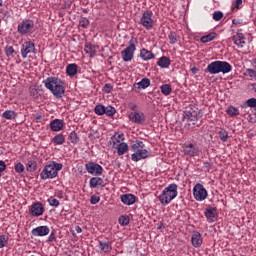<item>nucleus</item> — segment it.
Listing matches in <instances>:
<instances>
[{
    "instance_id": "f257e3e1",
    "label": "nucleus",
    "mask_w": 256,
    "mask_h": 256,
    "mask_svg": "<svg viewBox=\"0 0 256 256\" xmlns=\"http://www.w3.org/2000/svg\"><path fill=\"white\" fill-rule=\"evenodd\" d=\"M43 85L56 97V99H61L65 95V82L58 77L50 76L43 80Z\"/></svg>"
},
{
    "instance_id": "f03ea898",
    "label": "nucleus",
    "mask_w": 256,
    "mask_h": 256,
    "mask_svg": "<svg viewBox=\"0 0 256 256\" xmlns=\"http://www.w3.org/2000/svg\"><path fill=\"white\" fill-rule=\"evenodd\" d=\"M130 149L133 152L131 159L134 163H139V161H143V159H149V157H151V152L145 149V143L141 140L134 141L130 145Z\"/></svg>"
},
{
    "instance_id": "7ed1b4c3",
    "label": "nucleus",
    "mask_w": 256,
    "mask_h": 256,
    "mask_svg": "<svg viewBox=\"0 0 256 256\" xmlns=\"http://www.w3.org/2000/svg\"><path fill=\"white\" fill-rule=\"evenodd\" d=\"M63 169V164L55 161L48 162L40 173V179L47 181V179H55L59 176V171Z\"/></svg>"
},
{
    "instance_id": "20e7f679",
    "label": "nucleus",
    "mask_w": 256,
    "mask_h": 256,
    "mask_svg": "<svg viewBox=\"0 0 256 256\" xmlns=\"http://www.w3.org/2000/svg\"><path fill=\"white\" fill-rule=\"evenodd\" d=\"M177 189H178V186L175 183L168 185V187H166L162 191L161 195L158 196L160 203L162 205H169V203H171L173 199H175V197L179 195V192L177 191Z\"/></svg>"
},
{
    "instance_id": "39448f33",
    "label": "nucleus",
    "mask_w": 256,
    "mask_h": 256,
    "mask_svg": "<svg viewBox=\"0 0 256 256\" xmlns=\"http://www.w3.org/2000/svg\"><path fill=\"white\" fill-rule=\"evenodd\" d=\"M137 38H132L129 41V45L121 51V57L125 63H129V61H133V57H135V51H137Z\"/></svg>"
},
{
    "instance_id": "423d86ee",
    "label": "nucleus",
    "mask_w": 256,
    "mask_h": 256,
    "mask_svg": "<svg viewBox=\"0 0 256 256\" xmlns=\"http://www.w3.org/2000/svg\"><path fill=\"white\" fill-rule=\"evenodd\" d=\"M140 25L147 31L153 29V25H155V22L153 21V11L146 10L143 12L142 17L140 18Z\"/></svg>"
},
{
    "instance_id": "0eeeda50",
    "label": "nucleus",
    "mask_w": 256,
    "mask_h": 256,
    "mask_svg": "<svg viewBox=\"0 0 256 256\" xmlns=\"http://www.w3.org/2000/svg\"><path fill=\"white\" fill-rule=\"evenodd\" d=\"M34 28L35 22H33L31 19H25L18 24L17 32L19 35H27L28 33H31Z\"/></svg>"
},
{
    "instance_id": "6e6552de",
    "label": "nucleus",
    "mask_w": 256,
    "mask_h": 256,
    "mask_svg": "<svg viewBox=\"0 0 256 256\" xmlns=\"http://www.w3.org/2000/svg\"><path fill=\"white\" fill-rule=\"evenodd\" d=\"M85 170L89 175H94V177H101L103 175V166L97 164V162L90 161L86 163Z\"/></svg>"
},
{
    "instance_id": "1a4fd4ad",
    "label": "nucleus",
    "mask_w": 256,
    "mask_h": 256,
    "mask_svg": "<svg viewBox=\"0 0 256 256\" xmlns=\"http://www.w3.org/2000/svg\"><path fill=\"white\" fill-rule=\"evenodd\" d=\"M182 149L184 155L187 157H199V154L201 153L199 146L193 143H184Z\"/></svg>"
},
{
    "instance_id": "9d476101",
    "label": "nucleus",
    "mask_w": 256,
    "mask_h": 256,
    "mask_svg": "<svg viewBox=\"0 0 256 256\" xmlns=\"http://www.w3.org/2000/svg\"><path fill=\"white\" fill-rule=\"evenodd\" d=\"M193 196L196 201H205L208 197L207 189H205L203 184L197 183L193 187Z\"/></svg>"
},
{
    "instance_id": "9b49d317",
    "label": "nucleus",
    "mask_w": 256,
    "mask_h": 256,
    "mask_svg": "<svg viewBox=\"0 0 256 256\" xmlns=\"http://www.w3.org/2000/svg\"><path fill=\"white\" fill-rule=\"evenodd\" d=\"M201 117H203V114L201 113V110L197 109L187 111L184 119L192 123V125H195L199 121V119H201Z\"/></svg>"
},
{
    "instance_id": "f8f14e48",
    "label": "nucleus",
    "mask_w": 256,
    "mask_h": 256,
    "mask_svg": "<svg viewBox=\"0 0 256 256\" xmlns=\"http://www.w3.org/2000/svg\"><path fill=\"white\" fill-rule=\"evenodd\" d=\"M20 53L22 59H27V55H29V53H35V43L31 41H25L21 45Z\"/></svg>"
},
{
    "instance_id": "ddd939ff",
    "label": "nucleus",
    "mask_w": 256,
    "mask_h": 256,
    "mask_svg": "<svg viewBox=\"0 0 256 256\" xmlns=\"http://www.w3.org/2000/svg\"><path fill=\"white\" fill-rule=\"evenodd\" d=\"M128 119L129 121H131V123H135L136 125H143V123H145V113L138 111V112H131L128 115Z\"/></svg>"
},
{
    "instance_id": "4468645a",
    "label": "nucleus",
    "mask_w": 256,
    "mask_h": 256,
    "mask_svg": "<svg viewBox=\"0 0 256 256\" xmlns=\"http://www.w3.org/2000/svg\"><path fill=\"white\" fill-rule=\"evenodd\" d=\"M29 211L32 217H41L45 213V207H43V203L41 202H34L30 206Z\"/></svg>"
},
{
    "instance_id": "2eb2a0df",
    "label": "nucleus",
    "mask_w": 256,
    "mask_h": 256,
    "mask_svg": "<svg viewBox=\"0 0 256 256\" xmlns=\"http://www.w3.org/2000/svg\"><path fill=\"white\" fill-rule=\"evenodd\" d=\"M49 233H51V229H49L48 226H38L31 231L33 237H47Z\"/></svg>"
},
{
    "instance_id": "dca6fc26",
    "label": "nucleus",
    "mask_w": 256,
    "mask_h": 256,
    "mask_svg": "<svg viewBox=\"0 0 256 256\" xmlns=\"http://www.w3.org/2000/svg\"><path fill=\"white\" fill-rule=\"evenodd\" d=\"M232 71L233 66L229 64V62L218 60V74L222 73L223 75H227V73H231Z\"/></svg>"
},
{
    "instance_id": "f3484780",
    "label": "nucleus",
    "mask_w": 256,
    "mask_h": 256,
    "mask_svg": "<svg viewBox=\"0 0 256 256\" xmlns=\"http://www.w3.org/2000/svg\"><path fill=\"white\" fill-rule=\"evenodd\" d=\"M232 41L234 45H237L240 49H243V47H245V35L241 33V30H238L236 35L232 37Z\"/></svg>"
},
{
    "instance_id": "a211bd4d",
    "label": "nucleus",
    "mask_w": 256,
    "mask_h": 256,
    "mask_svg": "<svg viewBox=\"0 0 256 256\" xmlns=\"http://www.w3.org/2000/svg\"><path fill=\"white\" fill-rule=\"evenodd\" d=\"M204 73H209V75H219L218 60L209 63L207 67L204 69Z\"/></svg>"
},
{
    "instance_id": "6ab92c4d",
    "label": "nucleus",
    "mask_w": 256,
    "mask_h": 256,
    "mask_svg": "<svg viewBox=\"0 0 256 256\" xmlns=\"http://www.w3.org/2000/svg\"><path fill=\"white\" fill-rule=\"evenodd\" d=\"M191 244L195 249H199L203 245V236L199 232H194L191 237Z\"/></svg>"
},
{
    "instance_id": "aec40b11",
    "label": "nucleus",
    "mask_w": 256,
    "mask_h": 256,
    "mask_svg": "<svg viewBox=\"0 0 256 256\" xmlns=\"http://www.w3.org/2000/svg\"><path fill=\"white\" fill-rule=\"evenodd\" d=\"M63 127H65V122L61 119H54L50 122V129L54 132L63 131Z\"/></svg>"
},
{
    "instance_id": "412c9836",
    "label": "nucleus",
    "mask_w": 256,
    "mask_h": 256,
    "mask_svg": "<svg viewBox=\"0 0 256 256\" xmlns=\"http://www.w3.org/2000/svg\"><path fill=\"white\" fill-rule=\"evenodd\" d=\"M90 189H97V187H105V181L103 178L96 176L92 177L89 181Z\"/></svg>"
},
{
    "instance_id": "4be33fe9",
    "label": "nucleus",
    "mask_w": 256,
    "mask_h": 256,
    "mask_svg": "<svg viewBox=\"0 0 256 256\" xmlns=\"http://www.w3.org/2000/svg\"><path fill=\"white\" fill-rule=\"evenodd\" d=\"M120 201L123 203V205H134V203L137 201V197L133 194H122L120 196Z\"/></svg>"
},
{
    "instance_id": "5701e85b",
    "label": "nucleus",
    "mask_w": 256,
    "mask_h": 256,
    "mask_svg": "<svg viewBox=\"0 0 256 256\" xmlns=\"http://www.w3.org/2000/svg\"><path fill=\"white\" fill-rule=\"evenodd\" d=\"M98 249L100 250V253H111L113 246L109 241H99Z\"/></svg>"
},
{
    "instance_id": "b1692460",
    "label": "nucleus",
    "mask_w": 256,
    "mask_h": 256,
    "mask_svg": "<svg viewBox=\"0 0 256 256\" xmlns=\"http://www.w3.org/2000/svg\"><path fill=\"white\" fill-rule=\"evenodd\" d=\"M204 215H205L207 221H209V223H211V221H213V219H216V217H217V208H213V207L206 208Z\"/></svg>"
},
{
    "instance_id": "393cba45",
    "label": "nucleus",
    "mask_w": 256,
    "mask_h": 256,
    "mask_svg": "<svg viewBox=\"0 0 256 256\" xmlns=\"http://www.w3.org/2000/svg\"><path fill=\"white\" fill-rule=\"evenodd\" d=\"M125 141V134H115L111 137L110 143H112V147H116L117 145H121Z\"/></svg>"
},
{
    "instance_id": "a878e982",
    "label": "nucleus",
    "mask_w": 256,
    "mask_h": 256,
    "mask_svg": "<svg viewBox=\"0 0 256 256\" xmlns=\"http://www.w3.org/2000/svg\"><path fill=\"white\" fill-rule=\"evenodd\" d=\"M112 148L116 149L117 155H119V157H121L122 155H125V153H127V151H129V145L125 142H122L121 144H118Z\"/></svg>"
},
{
    "instance_id": "bb28decb",
    "label": "nucleus",
    "mask_w": 256,
    "mask_h": 256,
    "mask_svg": "<svg viewBox=\"0 0 256 256\" xmlns=\"http://www.w3.org/2000/svg\"><path fill=\"white\" fill-rule=\"evenodd\" d=\"M157 65L161 67V69H169V67H171V59L167 56H162L159 58Z\"/></svg>"
},
{
    "instance_id": "cd10ccee",
    "label": "nucleus",
    "mask_w": 256,
    "mask_h": 256,
    "mask_svg": "<svg viewBox=\"0 0 256 256\" xmlns=\"http://www.w3.org/2000/svg\"><path fill=\"white\" fill-rule=\"evenodd\" d=\"M140 57L143 61H151V59H155V54H153V52L143 48L140 50Z\"/></svg>"
},
{
    "instance_id": "c85d7f7f",
    "label": "nucleus",
    "mask_w": 256,
    "mask_h": 256,
    "mask_svg": "<svg viewBox=\"0 0 256 256\" xmlns=\"http://www.w3.org/2000/svg\"><path fill=\"white\" fill-rule=\"evenodd\" d=\"M78 66L75 63L66 66V73L68 77H75L77 75Z\"/></svg>"
},
{
    "instance_id": "c756f323",
    "label": "nucleus",
    "mask_w": 256,
    "mask_h": 256,
    "mask_svg": "<svg viewBox=\"0 0 256 256\" xmlns=\"http://www.w3.org/2000/svg\"><path fill=\"white\" fill-rule=\"evenodd\" d=\"M151 85V80L149 78H143L140 82L134 84L136 89H147Z\"/></svg>"
},
{
    "instance_id": "7c9ffc66",
    "label": "nucleus",
    "mask_w": 256,
    "mask_h": 256,
    "mask_svg": "<svg viewBox=\"0 0 256 256\" xmlns=\"http://www.w3.org/2000/svg\"><path fill=\"white\" fill-rule=\"evenodd\" d=\"M216 38H217V33L211 32L205 36H202L200 38V42L201 43H211V41H215Z\"/></svg>"
},
{
    "instance_id": "2f4dec72",
    "label": "nucleus",
    "mask_w": 256,
    "mask_h": 256,
    "mask_svg": "<svg viewBox=\"0 0 256 256\" xmlns=\"http://www.w3.org/2000/svg\"><path fill=\"white\" fill-rule=\"evenodd\" d=\"M52 143H54V145H63L65 143V135L62 133L55 135L52 138Z\"/></svg>"
},
{
    "instance_id": "473e14b6",
    "label": "nucleus",
    "mask_w": 256,
    "mask_h": 256,
    "mask_svg": "<svg viewBox=\"0 0 256 256\" xmlns=\"http://www.w3.org/2000/svg\"><path fill=\"white\" fill-rule=\"evenodd\" d=\"M85 53L93 57L97 53V47L93 44H86L84 48Z\"/></svg>"
},
{
    "instance_id": "72a5a7b5",
    "label": "nucleus",
    "mask_w": 256,
    "mask_h": 256,
    "mask_svg": "<svg viewBox=\"0 0 256 256\" xmlns=\"http://www.w3.org/2000/svg\"><path fill=\"white\" fill-rule=\"evenodd\" d=\"M160 91L162 95H165L167 97L168 95H171V91H173V88L171 87V84H163L160 86Z\"/></svg>"
},
{
    "instance_id": "f704fd0d",
    "label": "nucleus",
    "mask_w": 256,
    "mask_h": 256,
    "mask_svg": "<svg viewBox=\"0 0 256 256\" xmlns=\"http://www.w3.org/2000/svg\"><path fill=\"white\" fill-rule=\"evenodd\" d=\"M26 170L29 173H33L34 171H37V162L35 160H28L26 164Z\"/></svg>"
},
{
    "instance_id": "c9c22d12",
    "label": "nucleus",
    "mask_w": 256,
    "mask_h": 256,
    "mask_svg": "<svg viewBox=\"0 0 256 256\" xmlns=\"http://www.w3.org/2000/svg\"><path fill=\"white\" fill-rule=\"evenodd\" d=\"M226 113L229 115V117H237V115H239V108L235 106H229L226 110Z\"/></svg>"
},
{
    "instance_id": "e433bc0d",
    "label": "nucleus",
    "mask_w": 256,
    "mask_h": 256,
    "mask_svg": "<svg viewBox=\"0 0 256 256\" xmlns=\"http://www.w3.org/2000/svg\"><path fill=\"white\" fill-rule=\"evenodd\" d=\"M2 116L4 119L11 120L17 117V113H15V111L13 110H6L3 112Z\"/></svg>"
},
{
    "instance_id": "4c0bfd02",
    "label": "nucleus",
    "mask_w": 256,
    "mask_h": 256,
    "mask_svg": "<svg viewBox=\"0 0 256 256\" xmlns=\"http://www.w3.org/2000/svg\"><path fill=\"white\" fill-rule=\"evenodd\" d=\"M68 139L73 145H77V143H79V135H77L75 131L70 132Z\"/></svg>"
},
{
    "instance_id": "58836bf2",
    "label": "nucleus",
    "mask_w": 256,
    "mask_h": 256,
    "mask_svg": "<svg viewBox=\"0 0 256 256\" xmlns=\"http://www.w3.org/2000/svg\"><path fill=\"white\" fill-rule=\"evenodd\" d=\"M218 137L223 143L227 142V139H229V132L225 129H221L218 133Z\"/></svg>"
},
{
    "instance_id": "ea45409f",
    "label": "nucleus",
    "mask_w": 256,
    "mask_h": 256,
    "mask_svg": "<svg viewBox=\"0 0 256 256\" xmlns=\"http://www.w3.org/2000/svg\"><path fill=\"white\" fill-rule=\"evenodd\" d=\"M115 113H117V110L115 109V107L111 105L105 107L104 115H107V117H113Z\"/></svg>"
},
{
    "instance_id": "a19ab883",
    "label": "nucleus",
    "mask_w": 256,
    "mask_h": 256,
    "mask_svg": "<svg viewBox=\"0 0 256 256\" xmlns=\"http://www.w3.org/2000/svg\"><path fill=\"white\" fill-rule=\"evenodd\" d=\"M118 221L122 227H127V225L130 223V218L127 215H122L119 217Z\"/></svg>"
},
{
    "instance_id": "79ce46f5",
    "label": "nucleus",
    "mask_w": 256,
    "mask_h": 256,
    "mask_svg": "<svg viewBox=\"0 0 256 256\" xmlns=\"http://www.w3.org/2000/svg\"><path fill=\"white\" fill-rule=\"evenodd\" d=\"M4 53L6 57H13L15 55V48L13 46H5Z\"/></svg>"
},
{
    "instance_id": "37998d69",
    "label": "nucleus",
    "mask_w": 256,
    "mask_h": 256,
    "mask_svg": "<svg viewBox=\"0 0 256 256\" xmlns=\"http://www.w3.org/2000/svg\"><path fill=\"white\" fill-rule=\"evenodd\" d=\"M14 169H15L16 173H19V174L25 172V166L21 162H16L14 164Z\"/></svg>"
},
{
    "instance_id": "c03bdc74",
    "label": "nucleus",
    "mask_w": 256,
    "mask_h": 256,
    "mask_svg": "<svg viewBox=\"0 0 256 256\" xmlns=\"http://www.w3.org/2000/svg\"><path fill=\"white\" fill-rule=\"evenodd\" d=\"M29 93H30V96L33 97V99H38L39 90L35 86L29 87Z\"/></svg>"
},
{
    "instance_id": "a18cd8bd",
    "label": "nucleus",
    "mask_w": 256,
    "mask_h": 256,
    "mask_svg": "<svg viewBox=\"0 0 256 256\" xmlns=\"http://www.w3.org/2000/svg\"><path fill=\"white\" fill-rule=\"evenodd\" d=\"M7 243H9V237L7 235H0V249L7 247Z\"/></svg>"
},
{
    "instance_id": "49530a36",
    "label": "nucleus",
    "mask_w": 256,
    "mask_h": 256,
    "mask_svg": "<svg viewBox=\"0 0 256 256\" xmlns=\"http://www.w3.org/2000/svg\"><path fill=\"white\" fill-rule=\"evenodd\" d=\"M94 113H96V115H105V106L101 104L96 105L94 108Z\"/></svg>"
},
{
    "instance_id": "de8ad7c7",
    "label": "nucleus",
    "mask_w": 256,
    "mask_h": 256,
    "mask_svg": "<svg viewBox=\"0 0 256 256\" xmlns=\"http://www.w3.org/2000/svg\"><path fill=\"white\" fill-rule=\"evenodd\" d=\"M48 204L50 207H59L60 203L59 200H57L55 197L48 198Z\"/></svg>"
},
{
    "instance_id": "09e8293b",
    "label": "nucleus",
    "mask_w": 256,
    "mask_h": 256,
    "mask_svg": "<svg viewBox=\"0 0 256 256\" xmlns=\"http://www.w3.org/2000/svg\"><path fill=\"white\" fill-rule=\"evenodd\" d=\"M212 18L214 21H221L223 19V12L221 11H216L212 14Z\"/></svg>"
},
{
    "instance_id": "8fccbe9b",
    "label": "nucleus",
    "mask_w": 256,
    "mask_h": 256,
    "mask_svg": "<svg viewBox=\"0 0 256 256\" xmlns=\"http://www.w3.org/2000/svg\"><path fill=\"white\" fill-rule=\"evenodd\" d=\"M168 38H169L171 45H175V43H177V33L170 32V34L168 35Z\"/></svg>"
},
{
    "instance_id": "3c124183",
    "label": "nucleus",
    "mask_w": 256,
    "mask_h": 256,
    "mask_svg": "<svg viewBox=\"0 0 256 256\" xmlns=\"http://www.w3.org/2000/svg\"><path fill=\"white\" fill-rule=\"evenodd\" d=\"M99 201H101V197H99L97 195H92L90 198L91 205H97V203H99Z\"/></svg>"
},
{
    "instance_id": "603ef678",
    "label": "nucleus",
    "mask_w": 256,
    "mask_h": 256,
    "mask_svg": "<svg viewBox=\"0 0 256 256\" xmlns=\"http://www.w3.org/2000/svg\"><path fill=\"white\" fill-rule=\"evenodd\" d=\"M246 105L247 107H252L255 108L256 107V98H250L246 101Z\"/></svg>"
},
{
    "instance_id": "864d4df0",
    "label": "nucleus",
    "mask_w": 256,
    "mask_h": 256,
    "mask_svg": "<svg viewBox=\"0 0 256 256\" xmlns=\"http://www.w3.org/2000/svg\"><path fill=\"white\" fill-rule=\"evenodd\" d=\"M80 27H83L84 29H87V27H89V19L82 18L80 20Z\"/></svg>"
},
{
    "instance_id": "5fc2aeb1",
    "label": "nucleus",
    "mask_w": 256,
    "mask_h": 256,
    "mask_svg": "<svg viewBox=\"0 0 256 256\" xmlns=\"http://www.w3.org/2000/svg\"><path fill=\"white\" fill-rule=\"evenodd\" d=\"M103 91L104 93H111V91H113V85H111V83L105 84L103 87Z\"/></svg>"
},
{
    "instance_id": "6e6d98bb",
    "label": "nucleus",
    "mask_w": 256,
    "mask_h": 256,
    "mask_svg": "<svg viewBox=\"0 0 256 256\" xmlns=\"http://www.w3.org/2000/svg\"><path fill=\"white\" fill-rule=\"evenodd\" d=\"M128 108L130 109V111H132V113L139 112V110H137L138 109L137 104L133 102L128 104Z\"/></svg>"
},
{
    "instance_id": "4d7b16f0",
    "label": "nucleus",
    "mask_w": 256,
    "mask_h": 256,
    "mask_svg": "<svg viewBox=\"0 0 256 256\" xmlns=\"http://www.w3.org/2000/svg\"><path fill=\"white\" fill-rule=\"evenodd\" d=\"M5 169H7V164H5V161L0 160V177L3 175V171H5Z\"/></svg>"
},
{
    "instance_id": "13d9d810",
    "label": "nucleus",
    "mask_w": 256,
    "mask_h": 256,
    "mask_svg": "<svg viewBox=\"0 0 256 256\" xmlns=\"http://www.w3.org/2000/svg\"><path fill=\"white\" fill-rule=\"evenodd\" d=\"M247 73L249 75V77H253L256 78V71L254 69H247Z\"/></svg>"
},
{
    "instance_id": "bf43d9fd",
    "label": "nucleus",
    "mask_w": 256,
    "mask_h": 256,
    "mask_svg": "<svg viewBox=\"0 0 256 256\" xmlns=\"http://www.w3.org/2000/svg\"><path fill=\"white\" fill-rule=\"evenodd\" d=\"M57 239L56 235H55V232H51V234L49 235L48 237V241L50 243H53V241H55Z\"/></svg>"
},
{
    "instance_id": "052dcab7",
    "label": "nucleus",
    "mask_w": 256,
    "mask_h": 256,
    "mask_svg": "<svg viewBox=\"0 0 256 256\" xmlns=\"http://www.w3.org/2000/svg\"><path fill=\"white\" fill-rule=\"evenodd\" d=\"M55 197L58 199H63L65 197V193H63V191H58L55 193Z\"/></svg>"
},
{
    "instance_id": "680f3d73",
    "label": "nucleus",
    "mask_w": 256,
    "mask_h": 256,
    "mask_svg": "<svg viewBox=\"0 0 256 256\" xmlns=\"http://www.w3.org/2000/svg\"><path fill=\"white\" fill-rule=\"evenodd\" d=\"M234 5L236 9H241V5H243V0H236Z\"/></svg>"
},
{
    "instance_id": "e2e57ef3",
    "label": "nucleus",
    "mask_w": 256,
    "mask_h": 256,
    "mask_svg": "<svg viewBox=\"0 0 256 256\" xmlns=\"http://www.w3.org/2000/svg\"><path fill=\"white\" fill-rule=\"evenodd\" d=\"M190 71L193 75H197V73H199V68L194 66L190 69Z\"/></svg>"
},
{
    "instance_id": "0e129e2a",
    "label": "nucleus",
    "mask_w": 256,
    "mask_h": 256,
    "mask_svg": "<svg viewBox=\"0 0 256 256\" xmlns=\"http://www.w3.org/2000/svg\"><path fill=\"white\" fill-rule=\"evenodd\" d=\"M76 233H83V229L80 226H75Z\"/></svg>"
},
{
    "instance_id": "69168bd1",
    "label": "nucleus",
    "mask_w": 256,
    "mask_h": 256,
    "mask_svg": "<svg viewBox=\"0 0 256 256\" xmlns=\"http://www.w3.org/2000/svg\"><path fill=\"white\" fill-rule=\"evenodd\" d=\"M204 167H205L206 169H209V167H211V163H209V162H204Z\"/></svg>"
},
{
    "instance_id": "338daca9",
    "label": "nucleus",
    "mask_w": 256,
    "mask_h": 256,
    "mask_svg": "<svg viewBox=\"0 0 256 256\" xmlns=\"http://www.w3.org/2000/svg\"><path fill=\"white\" fill-rule=\"evenodd\" d=\"M232 23H233V25H239V21H237L235 19L232 20Z\"/></svg>"
},
{
    "instance_id": "774afa93",
    "label": "nucleus",
    "mask_w": 256,
    "mask_h": 256,
    "mask_svg": "<svg viewBox=\"0 0 256 256\" xmlns=\"http://www.w3.org/2000/svg\"><path fill=\"white\" fill-rule=\"evenodd\" d=\"M1 5H3V0H0V7H1Z\"/></svg>"
}]
</instances>
